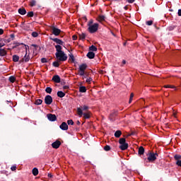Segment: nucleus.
Listing matches in <instances>:
<instances>
[{
    "mask_svg": "<svg viewBox=\"0 0 181 181\" xmlns=\"http://www.w3.org/2000/svg\"><path fill=\"white\" fill-rule=\"evenodd\" d=\"M55 49L57 52L55 53L56 58L59 62H66L67 60V54L62 50V46L61 45H55Z\"/></svg>",
    "mask_w": 181,
    "mask_h": 181,
    "instance_id": "nucleus-1",
    "label": "nucleus"
},
{
    "mask_svg": "<svg viewBox=\"0 0 181 181\" xmlns=\"http://www.w3.org/2000/svg\"><path fill=\"white\" fill-rule=\"evenodd\" d=\"M86 69H87V64H82L79 66L78 74H79V76H82L83 80H84V78H86V76H84V74H86Z\"/></svg>",
    "mask_w": 181,
    "mask_h": 181,
    "instance_id": "nucleus-2",
    "label": "nucleus"
},
{
    "mask_svg": "<svg viewBox=\"0 0 181 181\" xmlns=\"http://www.w3.org/2000/svg\"><path fill=\"white\" fill-rule=\"evenodd\" d=\"M119 144H120L119 148L121 149V151H125L128 149V144H127L125 139H119Z\"/></svg>",
    "mask_w": 181,
    "mask_h": 181,
    "instance_id": "nucleus-3",
    "label": "nucleus"
},
{
    "mask_svg": "<svg viewBox=\"0 0 181 181\" xmlns=\"http://www.w3.org/2000/svg\"><path fill=\"white\" fill-rule=\"evenodd\" d=\"M98 23H95L93 25H89L88 30L90 33H95L98 30Z\"/></svg>",
    "mask_w": 181,
    "mask_h": 181,
    "instance_id": "nucleus-4",
    "label": "nucleus"
},
{
    "mask_svg": "<svg viewBox=\"0 0 181 181\" xmlns=\"http://www.w3.org/2000/svg\"><path fill=\"white\" fill-rule=\"evenodd\" d=\"M88 106L83 105L81 107H77V114L78 117H83V111H87L88 110Z\"/></svg>",
    "mask_w": 181,
    "mask_h": 181,
    "instance_id": "nucleus-5",
    "label": "nucleus"
},
{
    "mask_svg": "<svg viewBox=\"0 0 181 181\" xmlns=\"http://www.w3.org/2000/svg\"><path fill=\"white\" fill-rule=\"evenodd\" d=\"M158 155L156 153H149L148 154L147 160L148 162H154V160H156V158H158Z\"/></svg>",
    "mask_w": 181,
    "mask_h": 181,
    "instance_id": "nucleus-6",
    "label": "nucleus"
},
{
    "mask_svg": "<svg viewBox=\"0 0 181 181\" xmlns=\"http://www.w3.org/2000/svg\"><path fill=\"white\" fill-rule=\"evenodd\" d=\"M50 28L52 35H54V36H59L62 33V30L56 28L54 25H52Z\"/></svg>",
    "mask_w": 181,
    "mask_h": 181,
    "instance_id": "nucleus-7",
    "label": "nucleus"
},
{
    "mask_svg": "<svg viewBox=\"0 0 181 181\" xmlns=\"http://www.w3.org/2000/svg\"><path fill=\"white\" fill-rule=\"evenodd\" d=\"M24 49L25 52V56L23 58V62H29V60H30V57L29 56V54H28V49H29V46L25 45Z\"/></svg>",
    "mask_w": 181,
    "mask_h": 181,
    "instance_id": "nucleus-8",
    "label": "nucleus"
},
{
    "mask_svg": "<svg viewBox=\"0 0 181 181\" xmlns=\"http://www.w3.org/2000/svg\"><path fill=\"white\" fill-rule=\"evenodd\" d=\"M45 103L47 105H50V104H52V103H53V98L50 95H48L45 96Z\"/></svg>",
    "mask_w": 181,
    "mask_h": 181,
    "instance_id": "nucleus-9",
    "label": "nucleus"
},
{
    "mask_svg": "<svg viewBox=\"0 0 181 181\" xmlns=\"http://www.w3.org/2000/svg\"><path fill=\"white\" fill-rule=\"evenodd\" d=\"M51 40L55 42V43H57L59 46H63V45H64V42L59 38H51Z\"/></svg>",
    "mask_w": 181,
    "mask_h": 181,
    "instance_id": "nucleus-10",
    "label": "nucleus"
},
{
    "mask_svg": "<svg viewBox=\"0 0 181 181\" xmlns=\"http://www.w3.org/2000/svg\"><path fill=\"white\" fill-rule=\"evenodd\" d=\"M47 118H48L49 121H56L57 119V117H56V115L53 114H47Z\"/></svg>",
    "mask_w": 181,
    "mask_h": 181,
    "instance_id": "nucleus-11",
    "label": "nucleus"
},
{
    "mask_svg": "<svg viewBox=\"0 0 181 181\" xmlns=\"http://www.w3.org/2000/svg\"><path fill=\"white\" fill-rule=\"evenodd\" d=\"M60 145H62V143L60 142V141H58V140L52 144V146L54 149H59V148L60 147Z\"/></svg>",
    "mask_w": 181,
    "mask_h": 181,
    "instance_id": "nucleus-12",
    "label": "nucleus"
},
{
    "mask_svg": "<svg viewBox=\"0 0 181 181\" xmlns=\"http://www.w3.org/2000/svg\"><path fill=\"white\" fill-rule=\"evenodd\" d=\"M59 128L62 129V131H67V129H69V125H67V123L64 122L59 126Z\"/></svg>",
    "mask_w": 181,
    "mask_h": 181,
    "instance_id": "nucleus-13",
    "label": "nucleus"
},
{
    "mask_svg": "<svg viewBox=\"0 0 181 181\" xmlns=\"http://www.w3.org/2000/svg\"><path fill=\"white\" fill-rule=\"evenodd\" d=\"M52 81L54 83H60V76H59L58 75H55L52 77Z\"/></svg>",
    "mask_w": 181,
    "mask_h": 181,
    "instance_id": "nucleus-14",
    "label": "nucleus"
},
{
    "mask_svg": "<svg viewBox=\"0 0 181 181\" xmlns=\"http://www.w3.org/2000/svg\"><path fill=\"white\" fill-rule=\"evenodd\" d=\"M91 112H90L89 111H87L85 113H83L82 115H83V118H85V119H88L90 117Z\"/></svg>",
    "mask_w": 181,
    "mask_h": 181,
    "instance_id": "nucleus-15",
    "label": "nucleus"
},
{
    "mask_svg": "<svg viewBox=\"0 0 181 181\" xmlns=\"http://www.w3.org/2000/svg\"><path fill=\"white\" fill-rule=\"evenodd\" d=\"M87 57L88 59H94V57H95V54L93 52H89L88 54H87Z\"/></svg>",
    "mask_w": 181,
    "mask_h": 181,
    "instance_id": "nucleus-16",
    "label": "nucleus"
},
{
    "mask_svg": "<svg viewBox=\"0 0 181 181\" xmlns=\"http://www.w3.org/2000/svg\"><path fill=\"white\" fill-rule=\"evenodd\" d=\"M97 21L98 22H104V21H105V16H104L103 15H100V16H98Z\"/></svg>",
    "mask_w": 181,
    "mask_h": 181,
    "instance_id": "nucleus-17",
    "label": "nucleus"
},
{
    "mask_svg": "<svg viewBox=\"0 0 181 181\" xmlns=\"http://www.w3.org/2000/svg\"><path fill=\"white\" fill-rule=\"evenodd\" d=\"M33 176H37L39 175V170L37 168H34L32 170Z\"/></svg>",
    "mask_w": 181,
    "mask_h": 181,
    "instance_id": "nucleus-18",
    "label": "nucleus"
},
{
    "mask_svg": "<svg viewBox=\"0 0 181 181\" xmlns=\"http://www.w3.org/2000/svg\"><path fill=\"white\" fill-rule=\"evenodd\" d=\"M18 13H20V15H26V9H25L24 8H19Z\"/></svg>",
    "mask_w": 181,
    "mask_h": 181,
    "instance_id": "nucleus-19",
    "label": "nucleus"
},
{
    "mask_svg": "<svg viewBox=\"0 0 181 181\" xmlns=\"http://www.w3.org/2000/svg\"><path fill=\"white\" fill-rule=\"evenodd\" d=\"M121 135H122V132H121V130H117L115 133V138H119V136H121Z\"/></svg>",
    "mask_w": 181,
    "mask_h": 181,
    "instance_id": "nucleus-20",
    "label": "nucleus"
},
{
    "mask_svg": "<svg viewBox=\"0 0 181 181\" xmlns=\"http://www.w3.org/2000/svg\"><path fill=\"white\" fill-rule=\"evenodd\" d=\"M57 95H58V97H59V98H63V97H64V95H66V93H64V92H63V91H58Z\"/></svg>",
    "mask_w": 181,
    "mask_h": 181,
    "instance_id": "nucleus-21",
    "label": "nucleus"
},
{
    "mask_svg": "<svg viewBox=\"0 0 181 181\" xmlns=\"http://www.w3.org/2000/svg\"><path fill=\"white\" fill-rule=\"evenodd\" d=\"M145 153V148H144L142 146H140L139 148V155H144Z\"/></svg>",
    "mask_w": 181,
    "mask_h": 181,
    "instance_id": "nucleus-22",
    "label": "nucleus"
},
{
    "mask_svg": "<svg viewBox=\"0 0 181 181\" xmlns=\"http://www.w3.org/2000/svg\"><path fill=\"white\" fill-rule=\"evenodd\" d=\"M79 91L80 93H86L87 91V88H86V86H80Z\"/></svg>",
    "mask_w": 181,
    "mask_h": 181,
    "instance_id": "nucleus-23",
    "label": "nucleus"
},
{
    "mask_svg": "<svg viewBox=\"0 0 181 181\" xmlns=\"http://www.w3.org/2000/svg\"><path fill=\"white\" fill-rule=\"evenodd\" d=\"M13 62L16 63L17 62H19V56L18 55H13Z\"/></svg>",
    "mask_w": 181,
    "mask_h": 181,
    "instance_id": "nucleus-24",
    "label": "nucleus"
},
{
    "mask_svg": "<svg viewBox=\"0 0 181 181\" xmlns=\"http://www.w3.org/2000/svg\"><path fill=\"white\" fill-rule=\"evenodd\" d=\"M0 56L1 57L6 56V51L5 49H0Z\"/></svg>",
    "mask_w": 181,
    "mask_h": 181,
    "instance_id": "nucleus-25",
    "label": "nucleus"
},
{
    "mask_svg": "<svg viewBox=\"0 0 181 181\" xmlns=\"http://www.w3.org/2000/svg\"><path fill=\"white\" fill-rule=\"evenodd\" d=\"M89 50H90L91 52H97V47L91 45L89 48Z\"/></svg>",
    "mask_w": 181,
    "mask_h": 181,
    "instance_id": "nucleus-26",
    "label": "nucleus"
},
{
    "mask_svg": "<svg viewBox=\"0 0 181 181\" xmlns=\"http://www.w3.org/2000/svg\"><path fill=\"white\" fill-rule=\"evenodd\" d=\"M91 81H93V78L91 77L87 78L86 80V83L88 84H91Z\"/></svg>",
    "mask_w": 181,
    "mask_h": 181,
    "instance_id": "nucleus-27",
    "label": "nucleus"
},
{
    "mask_svg": "<svg viewBox=\"0 0 181 181\" xmlns=\"http://www.w3.org/2000/svg\"><path fill=\"white\" fill-rule=\"evenodd\" d=\"M79 39H81V40H83V39H86V34H84V33L80 34Z\"/></svg>",
    "mask_w": 181,
    "mask_h": 181,
    "instance_id": "nucleus-28",
    "label": "nucleus"
},
{
    "mask_svg": "<svg viewBox=\"0 0 181 181\" xmlns=\"http://www.w3.org/2000/svg\"><path fill=\"white\" fill-rule=\"evenodd\" d=\"M30 6H36V1H35V0H32L30 2Z\"/></svg>",
    "mask_w": 181,
    "mask_h": 181,
    "instance_id": "nucleus-29",
    "label": "nucleus"
},
{
    "mask_svg": "<svg viewBox=\"0 0 181 181\" xmlns=\"http://www.w3.org/2000/svg\"><path fill=\"white\" fill-rule=\"evenodd\" d=\"M9 81L10 83H15V81L16 80L14 76H10L9 77Z\"/></svg>",
    "mask_w": 181,
    "mask_h": 181,
    "instance_id": "nucleus-30",
    "label": "nucleus"
},
{
    "mask_svg": "<svg viewBox=\"0 0 181 181\" xmlns=\"http://www.w3.org/2000/svg\"><path fill=\"white\" fill-rule=\"evenodd\" d=\"M45 91H46V93H47L48 94H51V93H52V88H50V87L46 88Z\"/></svg>",
    "mask_w": 181,
    "mask_h": 181,
    "instance_id": "nucleus-31",
    "label": "nucleus"
},
{
    "mask_svg": "<svg viewBox=\"0 0 181 181\" xmlns=\"http://www.w3.org/2000/svg\"><path fill=\"white\" fill-rule=\"evenodd\" d=\"M42 103H43V100H42V99H37L35 102V104L37 105H40V104H42Z\"/></svg>",
    "mask_w": 181,
    "mask_h": 181,
    "instance_id": "nucleus-32",
    "label": "nucleus"
},
{
    "mask_svg": "<svg viewBox=\"0 0 181 181\" xmlns=\"http://www.w3.org/2000/svg\"><path fill=\"white\" fill-rule=\"evenodd\" d=\"M5 46V42H4V40L0 38V47H4Z\"/></svg>",
    "mask_w": 181,
    "mask_h": 181,
    "instance_id": "nucleus-33",
    "label": "nucleus"
},
{
    "mask_svg": "<svg viewBox=\"0 0 181 181\" xmlns=\"http://www.w3.org/2000/svg\"><path fill=\"white\" fill-rule=\"evenodd\" d=\"M175 160H181V156L180 155H175L174 156Z\"/></svg>",
    "mask_w": 181,
    "mask_h": 181,
    "instance_id": "nucleus-34",
    "label": "nucleus"
},
{
    "mask_svg": "<svg viewBox=\"0 0 181 181\" xmlns=\"http://www.w3.org/2000/svg\"><path fill=\"white\" fill-rule=\"evenodd\" d=\"M27 16H28V18H33V11L28 12Z\"/></svg>",
    "mask_w": 181,
    "mask_h": 181,
    "instance_id": "nucleus-35",
    "label": "nucleus"
},
{
    "mask_svg": "<svg viewBox=\"0 0 181 181\" xmlns=\"http://www.w3.org/2000/svg\"><path fill=\"white\" fill-rule=\"evenodd\" d=\"M52 64L54 67H59V66H60V64H59V62H54Z\"/></svg>",
    "mask_w": 181,
    "mask_h": 181,
    "instance_id": "nucleus-36",
    "label": "nucleus"
},
{
    "mask_svg": "<svg viewBox=\"0 0 181 181\" xmlns=\"http://www.w3.org/2000/svg\"><path fill=\"white\" fill-rule=\"evenodd\" d=\"M104 151H111V147L110 146H105L104 147Z\"/></svg>",
    "mask_w": 181,
    "mask_h": 181,
    "instance_id": "nucleus-37",
    "label": "nucleus"
},
{
    "mask_svg": "<svg viewBox=\"0 0 181 181\" xmlns=\"http://www.w3.org/2000/svg\"><path fill=\"white\" fill-rule=\"evenodd\" d=\"M153 23V21H146V25H148V26H151V25Z\"/></svg>",
    "mask_w": 181,
    "mask_h": 181,
    "instance_id": "nucleus-38",
    "label": "nucleus"
},
{
    "mask_svg": "<svg viewBox=\"0 0 181 181\" xmlns=\"http://www.w3.org/2000/svg\"><path fill=\"white\" fill-rule=\"evenodd\" d=\"M38 35H39V34H37V32H33L32 33L33 37H37Z\"/></svg>",
    "mask_w": 181,
    "mask_h": 181,
    "instance_id": "nucleus-39",
    "label": "nucleus"
},
{
    "mask_svg": "<svg viewBox=\"0 0 181 181\" xmlns=\"http://www.w3.org/2000/svg\"><path fill=\"white\" fill-rule=\"evenodd\" d=\"M164 87L165 88H175V86L171 85H165Z\"/></svg>",
    "mask_w": 181,
    "mask_h": 181,
    "instance_id": "nucleus-40",
    "label": "nucleus"
},
{
    "mask_svg": "<svg viewBox=\"0 0 181 181\" xmlns=\"http://www.w3.org/2000/svg\"><path fill=\"white\" fill-rule=\"evenodd\" d=\"M68 125H74V122H73L71 119H69L67 121Z\"/></svg>",
    "mask_w": 181,
    "mask_h": 181,
    "instance_id": "nucleus-41",
    "label": "nucleus"
},
{
    "mask_svg": "<svg viewBox=\"0 0 181 181\" xmlns=\"http://www.w3.org/2000/svg\"><path fill=\"white\" fill-rule=\"evenodd\" d=\"M69 59H71L72 62H74V55H73V54H69Z\"/></svg>",
    "mask_w": 181,
    "mask_h": 181,
    "instance_id": "nucleus-42",
    "label": "nucleus"
},
{
    "mask_svg": "<svg viewBox=\"0 0 181 181\" xmlns=\"http://www.w3.org/2000/svg\"><path fill=\"white\" fill-rule=\"evenodd\" d=\"M11 170L15 172V170H16V165H12L11 168Z\"/></svg>",
    "mask_w": 181,
    "mask_h": 181,
    "instance_id": "nucleus-43",
    "label": "nucleus"
},
{
    "mask_svg": "<svg viewBox=\"0 0 181 181\" xmlns=\"http://www.w3.org/2000/svg\"><path fill=\"white\" fill-rule=\"evenodd\" d=\"M42 63H47V59L46 58H42L41 59Z\"/></svg>",
    "mask_w": 181,
    "mask_h": 181,
    "instance_id": "nucleus-44",
    "label": "nucleus"
},
{
    "mask_svg": "<svg viewBox=\"0 0 181 181\" xmlns=\"http://www.w3.org/2000/svg\"><path fill=\"white\" fill-rule=\"evenodd\" d=\"M176 165H177V166H180L181 167V160H177Z\"/></svg>",
    "mask_w": 181,
    "mask_h": 181,
    "instance_id": "nucleus-45",
    "label": "nucleus"
},
{
    "mask_svg": "<svg viewBox=\"0 0 181 181\" xmlns=\"http://www.w3.org/2000/svg\"><path fill=\"white\" fill-rule=\"evenodd\" d=\"M93 20H90L88 23V26H90V25H93Z\"/></svg>",
    "mask_w": 181,
    "mask_h": 181,
    "instance_id": "nucleus-46",
    "label": "nucleus"
},
{
    "mask_svg": "<svg viewBox=\"0 0 181 181\" xmlns=\"http://www.w3.org/2000/svg\"><path fill=\"white\" fill-rule=\"evenodd\" d=\"M129 4H134L135 2V0H127Z\"/></svg>",
    "mask_w": 181,
    "mask_h": 181,
    "instance_id": "nucleus-47",
    "label": "nucleus"
},
{
    "mask_svg": "<svg viewBox=\"0 0 181 181\" xmlns=\"http://www.w3.org/2000/svg\"><path fill=\"white\" fill-rule=\"evenodd\" d=\"M63 90H69V86H63Z\"/></svg>",
    "mask_w": 181,
    "mask_h": 181,
    "instance_id": "nucleus-48",
    "label": "nucleus"
},
{
    "mask_svg": "<svg viewBox=\"0 0 181 181\" xmlns=\"http://www.w3.org/2000/svg\"><path fill=\"white\" fill-rule=\"evenodd\" d=\"M72 39H73V40H77V37H76V35H73V36H72Z\"/></svg>",
    "mask_w": 181,
    "mask_h": 181,
    "instance_id": "nucleus-49",
    "label": "nucleus"
},
{
    "mask_svg": "<svg viewBox=\"0 0 181 181\" xmlns=\"http://www.w3.org/2000/svg\"><path fill=\"white\" fill-rule=\"evenodd\" d=\"M0 35H4V29L0 28Z\"/></svg>",
    "mask_w": 181,
    "mask_h": 181,
    "instance_id": "nucleus-50",
    "label": "nucleus"
},
{
    "mask_svg": "<svg viewBox=\"0 0 181 181\" xmlns=\"http://www.w3.org/2000/svg\"><path fill=\"white\" fill-rule=\"evenodd\" d=\"M178 16H181V9L178 10Z\"/></svg>",
    "mask_w": 181,
    "mask_h": 181,
    "instance_id": "nucleus-51",
    "label": "nucleus"
},
{
    "mask_svg": "<svg viewBox=\"0 0 181 181\" xmlns=\"http://www.w3.org/2000/svg\"><path fill=\"white\" fill-rule=\"evenodd\" d=\"M122 63V64H127V61H125V59H123Z\"/></svg>",
    "mask_w": 181,
    "mask_h": 181,
    "instance_id": "nucleus-52",
    "label": "nucleus"
},
{
    "mask_svg": "<svg viewBox=\"0 0 181 181\" xmlns=\"http://www.w3.org/2000/svg\"><path fill=\"white\" fill-rule=\"evenodd\" d=\"M133 98H130L129 100V103L131 104L132 103Z\"/></svg>",
    "mask_w": 181,
    "mask_h": 181,
    "instance_id": "nucleus-53",
    "label": "nucleus"
},
{
    "mask_svg": "<svg viewBox=\"0 0 181 181\" xmlns=\"http://www.w3.org/2000/svg\"><path fill=\"white\" fill-rule=\"evenodd\" d=\"M130 98H134V93H131Z\"/></svg>",
    "mask_w": 181,
    "mask_h": 181,
    "instance_id": "nucleus-54",
    "label": "nucleus"
},
{
    "mask_svg": "<svg viewBox=\"0 0 181 181\" xmlns=\"http://www.w3.org/2000/svg\"><path fill=\"white\" fill-rule=\"evenodd\" d=\"M33 47H37V45H32Z\"/></svg>",
    "mask_w": 181,
    "mask_h": 181,
    "instance_id": "nucleus-55",
    "label": "nucleus"
}]
</instances>
